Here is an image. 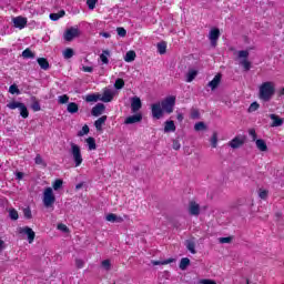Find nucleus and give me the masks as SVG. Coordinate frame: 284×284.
Returning a JSON list of instances; mask_svg holds the SVG:
<instances>
[{
	"label": "nucleus",
	"mask_w": 284,
	"mask_h": 284,
	"mask_svg": "<svg viewBox=\"0 0 284 284\" xmlns=\"http://www.w3.org/2000/svg\"><path fill=\"white\" fill-rule=\"evenodd\" d=\"M276 94V85L272 81L263 82L258 88V99L262 103H270Z\"/></svg>",
	"instance_id": "f257e3e1"
},
{
	"label": "nucleus",
	"mask_w": 284,
	"mask_h": 284,
	"mask_svg": "<svg viewBox=\"0 0 284 284\" xmlns=\"http://www.w3.org/2000/svg\"><path fill=\"white\" fill-rule=\"evenodd\" d=\"M79 34H81L79 28L71 27L64 32V41H72L73 39H77Z\"/></svg>",
	"instance_id": "1a4fd4ad"
},
{
	"label": "nucleus",
	"mask_w": 284,
	"mask_h": 284,
	"mask_svg": "<svg viewBox=\"0 0 284 284\" xmlns=\"http://www.w3.org/2000/svg\"><path fill=\"white\" fill-rule=\"evenodd\" d=\"M114 100V92L110 89H104L102 97L100 98V101L103 103H111V101Z\"/></svg>",
	"instance_id": "f8f14e48"
},
{
	"label": "nucleus",
	"mask_w": 284,
	"mask_h": 284,
	"mask_svg": "<svg viewBox=\"0 0 284 284\" xmlns=\"http://www.w3.org/2000/svg\"><path fill=\"white\" fill-rule=\"evenodd\" d=\"M186 248L191 254H196V244L193 241H187L186 242Z\"/></svg>",
	"instance_id": "2f4dec72"
},
{
	"label": "nucleus",
	"mask_w": 284,
	"mask_h": 284,
	"mask_svg": "<svg viewBox=\"0 0 284 284\" xmlns=\"http://www.w3.org/2000/svg\"><path fill=\"white\" fill-rule=\"evenodd\" d=\"M85 134H90V126L84 124L82 129L78 132V136H85Z\"/></svg>",
	"instance_id": "a19ab883"
},
{
	"label": "nucleus",
	"mask_w": 284,
	"mask_h": 284,
	"mask_svg": "<svg viewBox=\"0 0 284 284\" xmlns=\"http://www.w3.org/2000/svg\"><path fill=\"white\" fill-rule=\"evenodd\" d=\"M220 243H222V244L232 243V236L220 237Z\"/></svg>",
	"instance_id": "052dcab7"
},
{
	"label": "nucleus",
	"mask_w": 284,
	"mask_h": 284,
	"mask_svg": "<svg viewBox=\"0 0 284 284\" xmlns=\"http://www.w3.org/2000/svg\"><path fill=\"white\" fill-rule=\"evenodd\" d=\"M36 165H45V162H43V158H41V154H37L34 159Z\"/></svg>",
	"instance_id": "864d4df0"
},
{
	"label": "nucleus",
	"mask_w": 284,
	"mask_h": 284,
	"mask_svg": "<svg viewBox=\"0 0 284 284\" xmlns=\"http://www.w3.org/2000/svg\"><path fill=\"white\" fill-rule=\"evenodd\" d=\"M170 263H174V258H168L164 261H153V265H170Z\"/></svg>",
	"instance_id": "58836bf2"
},
{
	"label": "nucleus",
	"mask_w": 284,
	"mask_h": 284,
	"mask_svg": "<svg viewBox=\"0 0 284 284\" xmlns=\"http://www.w3.org/2000/svg\"><path fill=\"white\" fill-rule=\"evenodd\" d=\"M164 132H176V125L174 124V121L169 120L165 122Z\"/></svg>",
	"instance_id": "b1692460"
},
{
	"label": "nucleus",
	"mask_w": 284,
	"mask_h": 284,
	"mask_svg": "<svg viewBox=\"0 0 284 284\" xmlns=\"http://www.w3.org/2000/svg\"><path fill=\"white\" fill-rule=\"evenodd\" d=\"M255 145L260 152H267V143L263 139H257Z\"/></svg>",
	"instance_id": "4be33fe9"
},
{
	"label": "nucleus",
	"mask_w": 284,
	"mask_h": 284,
	"mask_svg": "<svg viewBox=\"0 0 284 284\" xmlns=\"http://www.w3.org/2000/svg\"><path fill=\"white\" fill-rule=\"evenodd\" d=\"M199 116H201V113L199 112L197 109H193L191 111V119H199Z\"/></svg>",
	"instance_id": "bf43d9fd"
},
{
	"label": "nucleus",
	"mask_w": 284,
	"mask_h": 284,
	"mask_svg": "<svg viewBox=\"0 0 284 284\" xmlns=\"http://www.w3.org/2000/svg\"><path fill=\"white\" fill-rule=\"evenodd\" d=\"M200 283L201 284H216V282L214 280H201Z\"/></svg>",
	"instance_id": "e2e57ef3"
},
{
	"label": "nucleus",
	"mask_w": 284,
	"mask_h": 284,
	"mask_svg": "<svg viewBox=\"0 0 284 284\" xmlns=\"http://www.w3.org/2000/svg\"><path fill=\"white\" fill-rule=\"evenodd\" d=\"M99 0H87V6L89 8V10H94V8H97V2Z\"/></svg>",
	"instance_id": "603ef678"
},
{
	"label": "nucleus",
	"mask_w": 284,
	"mask_h": 284,
	"mask_svg": "<svg viewBox=\"0 0 284 284\" xmlns=\"http://www.w3.org/2000/svg\"><path fill=\"white\" fill-rule=\"evenodd\" d=\"M248 134H250V136L252 138V141H257L256 140V130H254V129H250V131H248Z\"/></svg>",
	"instance_id": "680f3d73"
},
{
	"label": "nucleus",
	"mask_w": 284,
	"mask_h": 284,
	"mask_svg": "<svg viewBox=\"0 0 284 284\" xmlns=\"http://www.w3.org/2000/svg\"><path fill=\"white\" fill-rule=\"evenodd\" d=\"M136 59V52L135 51H128L124 57V61L126 63H132Z\"/></svg>",
	"instance_id": "393cba45"
},
{
	"label": "nucleus",
	"mask_w": 284,
	"mask_h": 284,
	"mask_svg": "<svg viewBox=\"0 0 284 284\" xmlns=\"http://www.w3.org/2000/svg\"><path fill=\"white\" fill-rule=\"evenodd\" d=\"M106 121H108V115H102L101 118L95 120V122H94L95 130L98 132H101V130H103V125L105 124Z\"/></svg>",
	"instance_id": "a211bd4d"
},
{
	"label": "nucleus",
	"mask_w": 284,
	"mask_h": 284,
	"mask_svg": "<svg viewBox=\"0 0 284 284\" xmlns=\"http://www.w3.org/2000/svg\"><path fill=\"white\" fill-rule=\"evenodd\" d=\"M212 148H216L219 145V134L216 132L213 133L211 138Z\"/></svg>",
	"instance_id": "a18cd8bd"
},
{
	"label": "nucleus",
	"mask_w": 284,
	"mask_h": 284,
	"mask_svg": "<svg viewBox=\"0 0 284 284\" xmlns=\"http://www.w3.org/2000/svg\"><path fill=\"white\" fill-rule=\"evenodd\" d=\"M141 121H143V114L136 113L134 115L128 116L124 120V123H125V125H132L134 123H141Z\"/></svg>",
	"instance_id": "4468645a"
},
{
	"label": "nucleus",
	"mask_w": 284,
	"mask_h": 284,
	"mask_svg": "<svg viewBox=\"0 0 284 284\" xmlns=\"http://www.w3.org/2000/svg\"><path fill=\"white\" fill-rule=\"evenodd\" d=\"M75 266L78 270H83V267H85V262L81 258H75Z\"/></svg>",
	"instance_id": "3c124183"
},
{
	"label": "nucleus",
	"mask_w": 284,
	"mask_h": 284,
	"mask_svg": "<svg viewBox=\"0 0 284 284\" xmlns=\"http://www.w3.org/2000/svg\"><path fill=\"white\" fill-rule=\"evenodd\" d=\"M85 143L90 151L97 150V140L94 138H92V136L88 138L85 140Z\"/></svg>",
	"instance_id": "bb28decb"
},
{
	"label": "nucleus",
	"mask_w": 284,
	"mask_h": 284,
	"mask_svg": "<svg viewBox=\"0 0 284 284\" xmlns=\"http://www.w3.org/2000/svg\"><path fill=\"white\" fill-rule=\"evenodd\" d=\"M24 219H32V211L30 207L23 209Z\"/></svg>",
	"instance_id": "4d7b16f0"
},
{
	"label": "nucleus",
	"mask_w": 284,
	"mask_h": 284,
	"mask_svg": "<svg viewBox=\"0 0 284 284\" xmlns=\"http://www.w3.org/2000/svg\"><path fill=\"white\" fill-rule=\"evenodd\" d=\"M237 57H239V59H247V57H250V51H247V50H241V51H239V53H237Z\"/></svg>",
	"instance_id": "8fccbe9b"
},
{
	"label": "nucleus",
	"mask_w": 284,
	"mask_h": 284,
	"mask_svg": "<svg viewBox=\"0 0 284 284\" xmlns=\"http://www.w3.org/2000/svg\"><path fill=\"white\" fill-rule=\"evenodd\" d=\"M102 267L106 271H110V267H112V264L110 263V260L102 261Z\"/></svg>",
	"instance_id": "13d9d810"
},
{
	"label": "nucleus",
	"mask_w": 284,
	"mask_h": 284,
	"mask_svg": "<svg viewBox=\"0 0 284 284\" xmlns=\"http://www.w3.org/2000/svg\"><path fill=\"white\" fill-rule=\"evenodd\" d=\"M195 132H203L204 130H207V125H205V122H197L194 125Z\"/></svg>",
	"instance_id": "72a5a7b5"
},
{
	"label": "nucleus",
	"mask_w": 284,
	"mask_h": 284,
	"mask_svg": "<svg viewBox=\"0 0 284 284\" xmlns=\"http://www.w3.org/2000/svg\"><path fill=\"white\" fill-rule=\"evenodd\" d=\"M143 108V103L141 102V98L133 97L131 99V110L132 112H139V110Z\"/></svg>",
	"instance_id": "2eb2a0df"
},
{
	"label": "nucleus",
	"mask_w": 284,
	"mask_h": 284,
	"mask_svg": "<svg viewBox=\"0 0 284 284\" xmlns=\"http://www.w3.org/2000/svg\"><path fill=\"white\" fill-rule=\"evenodd\" d=\"M103 112H105V104L103 103L95 104L91 110L92 116H101Z\"/></svg>",
	"instance_id": "dca6fc26"
},
{
	"label": "nucleus",
	"mask_w": 284,
	"mask_h": 284,
	"mask_svg": "<svg viewBox=\"0 0 284 284\" xmlns=\"http://www.w3.org/2000/svg\"><path fill=\"white\" fill-rule=\"evenodd\" d=\"M108 57H110V51L103 50L102 54L100 55V60L102 61V63H104V65H108V63H110V60L108 59Z\"/></svg>",
	"instance_id": "cd10ccee"
},
{
	"label": "nucleus",
	"mask_w": 284,
	"mask_h": 284,
	"mask_svg": "<svg viewBox=\"0 0 284 284\" xmlns=\"http://www.w3.org/2000/svg\"><path fill=\"white\" fill-rule=\"evenodd\" d=\"M270 119L273 120L272 122V128H281V125H283V119L276 114H271Z\"/></svg>",
	"instance_id": "aec40b11"
},
{
	"label": "nucleus",
	"mask_w": 284,
	"mask_h": 284,
	"mask_svg": "<svg viewBox=\"0 0 284 284\" xmlns=\"http://www.w3.org/2000/svg\"><path fill=\"white\" fill-rule=\"evenodd\" d=\"M221 73H217L213 80H211L207 85L209 88H211V90H216V88H219V85H221Z\"/></svg>",
	"instance_id": "f3484780"
},
{
	"label": "nucleus",
	"mask_w": 284,
	"mask_h": 284,
	"mask_svg": "<svg viewBox=\"0 0 284 284\" xmlns=\"http://www.w3.org/2000/svg\"><path fill=\"white\" fill-rule=\"evenodd\" d=\"M65 14V10H60L58 13H50L49 18L51 21H59V19H63Z\"/></svg>",
	"instance_id": "a878e982"
},
{
	"label": "nucleus",
	"mask_w": 284,
	"mask_h": 284,
	"mask_svg": "<svg viewBox=\"0 0 284 284\" xmlns=\"http://www.w3.org/2000/svg\"><path fill=\"white\" fill-rule=\"evenodd\" d=\"M42 203L43 206L47 207V210H50V207H54V203H57V196L54 195V191L52 187L48 186L44 189L42 194Z\"/></svg>",
	"instance_id": "f03ea898"
},
{
	"label": "nucleus",
	"mask_w": 284,
	"mask_h": 284,
	"mask_svg": "<svg viewBox=\"0 0 284 284\" xmlns=\"http://www.w3.org/2000/svg\"><path fill=\"white\" fill-rule=\"evenodd\" d=\"M114 88L115 90H123V88H125V81L121 78L116 79L114 83Z\"/></svg>",
	"instance_id": "f704fd0d"
},
{
	"label": "nucleus",
	"mask_w": 284,
	"mask_h": 284,
	"mask_svg": "<svg viewBox=\"0 0 284 284\" xmlns=\"http://www.w3.org/2000/svg\"><path fill=\"white\" fill-rule=\"evenodd\" d=\"M158 52L160 54H165V52H168V43L166 42H160L158 43Z\"/></svg>",
	"instance_id": "c756f323"
},
{
	"label": "nucleus",
	"mask_w": 284,
	"mask_h": 284,
	"mask_svg": "<svg viewBox=\"0 0 284 284\" xmlns=\"http://www.w3.org/2000/svg\"><path fill=\"white\" fill-rule=\"evenodd\" d=\"M100 94H88L87 95V98H85V101H87V103H94V102H97V101H99V99H100Z\"/></svg>",
	"instance_id": "7c9ffc66"
},
{
	"label": "nucleus",
	"mask_w": 284,
	"mask_h": 284,
	"mask_svg": "<svg viewBox=\"0 0 284 284\" xmlns=\"http://www.w3.org/2000/svg\"><path fill=\"white\" fill-rule=\"evenodd\" d=\"M19 233L20 234H27L28 241H29L30 244L34 243V239L37 236V233H34L32 231V229H30V226L20 227Z\"/></svg>",
	"instance_id": "9d476101"
},
{
	"label": "nucleus",
	"mask_w": 284,
	"mask_h": 284,
	"mask_svg": "<svg viewBox=\"0 0 284 284\" xmlns=\"http://www.w3.org/2000/svg\"><path fill=\"white\" fill-rule=\"evenodd\" d=\"M37 63L41 68V70H50V62L45 58H38Z\"/></svg>",
	"instance_id": "6ab92c4d"
},
{
	"label": "nucleus",
	"mask_w": 284,
	"mask_h": 284,
	"mask_svg": "<svg viewBox=\"0 0 284 284\" xmlns=\"http://www.w3.org/2000/svg\"><path fill=\"white\" fill-rule=\"evenodd\" d=\"M189 214H191V216H199V214H201V205L194 201H191L189 203Z\"/></svg>",
	"instance_id": "ddd939ff"
},
{
	"label": "nucleus",
	"mask_w": 284,
	"mask_h": 284,
	"mask_svg": "<svg viewBox=\"0 0 284 284\" xmlns=\"http://www.w3.org/2000/svg\"><path fill=\"white\" fill-rule=\"evenodd\" d=\"M70 145H71L70 154L73 159V163H74L75 168H81V164L83 163V155L81 154V146H79L74 142H71Z\"/></svg>",
	"instance_id": "7ed1b4c3"
},
{
	"label": "nucleus",
	"mask_w": 284,
	"mask_h": 284,
	"mask_svg": "<svg viewBox=\"0 0 284 284\" xmlns=\"http://www.w3.org/2000/svg\"><path fill=\"white\" fill-rule=\"evenodd\" d=\"M58 230H60V232H64V234H68V232H70V229L68 227V225L63 223L58 224Z\"/></svg>",
	"instance_id": "5fc2aeb1"
},
{
	"label": "nucleus",
	"mask_w": 284,
	"mask_h": 284,
	"mask_svg": "<svg viewBox=\"0 0 284 284\" xmlns=\"http://www.w3.org/2000/svg\"><path fill=\"white\" fill-rule=\"evenodd\" d=\"M22 57L23 59H34V52H32V50L27 48L22 51Z\"/></svg>",
	"instance_id": "473e14b6"
},
{
	"label": "nucleus",
	"mask_w": 284,
	"mask_h": 284,
	"mask_svg": "<svg viewBox=\"0 0 284 284\" xmlns=\"http://www.w3.org/2000/svg\"><path fill=\"white\" fill-rule=\"evenodd\" d=\"M196 74H199V72L196 70L189 71L187 74H186V82L192 83V81L194 79H196Z\"/></svg>",
	"instance_id": "c85d7f7f"
},
{
	"label": "nucleus",
	"mask_w": 284,
	"mask_h": 284,
	"mask_svg": "<svg viewBox=\"0 0 284 284\" xmlns=\"http://www.w3.org/2000/svg\"><path fill=\"white\" fill-rule=\"evenodd\" d=\"M151 112H152L153 119L159 120L163 118V113L165 111L163 110V106H161V102H156L151 105Z\"/></svg>",
	"instance_id": "423d86ee"
},
{
	"label": "nucleus",
	"mask_w": 284,
	"mask_h": 284,
	"mask_svg": "<svg viewBox=\"0 0 284 284\" xmlns=\"http://www.w3.org/2000/svg\"><path fill=\"white\" fill-rule=\"evenodd\" d=\"M176 119L180 123H183V113H178Z\"/></svg>",
	"instance_id": "774afa93"
},
{
	"label": "nucleus",
	"mask_w": 284,
	"mask_h": 284,
	"mask_svg": "<svg viewBox=\"0 0 284 284\" xmlns=\"http://www.w3.org/2000/svg\"><path fill=\"white\" fill-rule=\"evenodd\" d=\"M94 69L92 67H83V72H93Z\"/></svg>",
	"instance_id": "338daca9"
},
{
	"label": "nucleus",
	"mask_w": 284,
	"mask_h": 284,
	"mask_svg": "<svg viewBox=\"0 0 284 284\" xmlns=\"http://www.w3.org/2000/svg\"><path fill=\"white\" fill-rule=\"evenodd\" d=\"M74 57V50L71 49V48H67L64 51H63V58L64 59H72Z\"/></svg>",
	"instance_id": "e433bc0d"
},
{
	"label": "nucleus",
	"mask_w": 284,
	"mask_h": 284,
	"mask_svg": "<svg viewBox=\"0 0 284 284\" xmlns=\"http://www.w3.org/2000/svg\"><path fill=\"white\" fill-rule=\"evenodd\" d=\"M219 37H221V30H219V28H214L210 31L209 39L213 48H216L219 43Z\"/></svg>",
	"instance_id": "6e6552de"
},
{
	"label": "nucleus",
	"mask_w": 284,
	"mask_h": 284,
	"mask_svg": "<svg viewBox=\"0 0 284 284\" xmlns=\"http://www.w3.org/2000/svg\"><path fill=\"white\" fill-rule=\"evenodd\" d=\"M31 110H33V112H41V104L37 98H34V101L31 104Z\"/></svg>",
	"instance_id": "ea45409f"
},
{
	"label": "nucleus",
	"mask_w": 284,
	"mask_h": 284,
	"mask_svg": "<svg viewBox=\"0 0 284 284\" xmlns=\"http://www.w3.org/2000/svg\"><path fill=\"white\" fill-rule=\"evenodd\" d=\"M245 145V138L244 136H235L229 142V146L233 150H239V148H243Z\"/></svg>",
	"instance_id": "0eeeda50"
},
{
	"label": "nucleus",
	"mask_w": 284,
	"mask_h": 284,
	"mask_svg": "<svg viewBox=\"0 0 284 284\" xmlns=\"http://www.w3.org/2000/svg\"><path fill=\"white\" fill-rule=\"evenodd\" d=\"M53 190H61V187H63V180L58 179L54 181V183L52 184Z\"/></svg>",
	"instance_id": "de8ad7c7"
},
{
	"label": "nucleus",
	"mask_w": 284,
	"mask_h": 284,
	"mask_svg": "<svg viewBox=\"0 0 284 284\" xmlns=\"http://www.w3.org/2000/svg\"><path fill=\"white\" fill-rule=\"evenodd\" d=\"M67 112H69V114H77V112H79V104L77 102H70L67 105Z\"/></svg>",
	"instance_id": "5701e85b"
},
{
	"label": "nucleus",
	"mask_w": 284,
	"mask_h": 284,
	"mask_svg": "<svg viewBox=\"0 0 284 284\" xmlns=\"http://www.w3.org/2000/svg\"><path fill=\"white\" fill-rule=\"evenodd\" d=\"M16 179H17L18 181H21V180L23 179V172H17V173H16Z\"/></svg>",
	"instance_id": "69168bd1"
},
{
	"label": "nucleus",
	"mask_w": 284,
	"mask_h": 284,
	"mask_svg": "<svg viewBox=\"0 0 284 284\" xmlns=\"http://www.w3.org/2000/svg\"><path fill=\"white\" fill-rule=\"evenodd\" d=\"M173 150H181V143L176 140L173 141Z\"/></svg>",
	"instance_id": "0e129e2a"
},
{
	"label": "nucleus",
	"mask_w": 284,
	"mask_h": 284,
	"mask_svg": "<svg viewBox=\"0 0 284 284\" xmlns=\"http://www.w3.org/2000/svg\"><path fill=\"white\" fill-rule=\"evenodd\" d=\"M68 101H70V97L68 94H63L58 98V103H60V105H65Z\"/></svg>",
	"instance_id": "37998d69"
},
{
	"label": "nucleus",
	"mask_w": 284,
	"mask_h": 284,
	"mask_svg": "<svg viewBox=\"0 0 284 284\" xmlns=\"http://www.w3.org/2000/svg\"><path fill=\"white\" fill-rule=\"evenodd\" d=\"M258 108H261V104H258V102H252L247 109V112L248 113L256 112Z\"/></svg>",
	"instance_id": "c03bdc74"
},
{
	"label": "nucleus",
	"mask_w": 284,
	"mask_h": 284,
	"mask_svg": "<svg viewBox=\"0 0 284 284\" xmlns=\"http://www.w3.org/2000/svg\"><path fill=\"white\" fill-rule=\"evenodd\" d=\"M160 105L162 106V110L166 112V114H172V112H174V106L176 105V97H166L160 102Z\"/></svg>",
	"instance_id": "20e7f679"
},
{
	"label": "nucleus",
	"mask_w": 284,
	"mask_h": 284,
	"mask_svg": "<svg viewBox=\"0 0 284 284\" xmlns=\"http://www.w3.org/2000/svg\"><path fill=\"white\" fill-rule=\"evenodd\" d=\"M116 32H118L119 37H122V38L126 37V34H128V31L123 27H118Z\"/></svg>",
	"instance_id": "6e6d98bb"
},
{
	"label": "nucleus",
	"mask_w": 284,
	"mask_h": 284,
	"mask_svg": "<svg viewBox=\"0 0 284 284\" xmlns=\"http://www.w3.org/2000/svg\"><path fill=\"white\" fill-rule=\"evenodd\" d=\"M14 28H19V30H23L26 26H28V18L24 17H16L12 19Z\"/></svg>",
	"instance_id": "9b49d317"
},
{
	"label": "nucleus",
	"mask_w": 284,
	"mask_h": 284,
	"mask_svg": "<svg viewBox=\"0 0 284 284\" xmlns=\"http://www.w3.org/2000/svg\"><path fill=\"white\" fill-rule=\"evenodd\" d=\"M241 65L243 67L245 72H250V70L252 69V62H250L247 59L242 60Z\"/></svg>",
	"instance_id": "4c0bfd02"
},
{
	"label": "nucleus",
	"mask_w": 284,
	"mask_h": 284,
	"mask_svg": "<svg viewBox=\"0 0 284 284\" xmlns=\"http://www.w3.org/2000/svg\"><path fill=\"white\" fill-rule=\"evenodd\" d=\"M189 265H190V258L183 257V258L180 261V270L185 271V270H187V266H189Z\"/></svg>",
	"instance_id": "c9c22d12"
},
{
	"label": "nucleus",
	"mask_w": 284,
	"mask_h": 284,
	"mask_svg": "<svg viewBox=\"0 0 284 284\" xmlns=\"http://www.w3.org/2000/svg\"><path fill=\"white\" fill-rule=\"evenodd\" d=\"M109 223H123V217L116 216L114 213H109L105 217Z\"/></svg>",
	"instance_id": "412c9836"
},
{
	"label": "nucleus",
	"mask_w": 284,
	"mask_h": 284,
	"mask_svg": "<svg viewBox=\"0 0 284 284\" xmlns=\"http://www.w3.org/2000/svg\"><path fill=\"white\" fill-rule=\"evenodd\" d=\"M9 216L11 221H18L19 220V212L16 209H11L9 211Z\"/></svg>",
	"instance_id": "79ce46f5"
},
{
	"label": "nucleus",
	"mask_w": 284,
	"mask_h": 284,
	"mask_svg": "<svg viewBox=\"0 0 284 284\" xmlns=\"http://www.w3.org/2000/svg\"><path fill=\"white\" fill-rule=\"evenodd\" d=\"M10 94H21V91L19 90V87L17 84H11L9 87Z\"/></svg>",
	"instance_id": "49530a36"
},
{
	"label": "nucleus",
	"mask_w": 284,
	"mask_h": 284,
	"mask_svg": "<svg viewBox=\"0 0 284 284\" xmlns=\"http://www.w3.org/2000/svg\"><path fill=\"white\" fill-rule=\"evenodd\" d=\"M270 194V191L268 190H263V189H260L258 190V196L260 199H262L263 201H265L267 199V195Z\"/></svg>",
	"instance_id": "09e8293b"
},
{
	"label": "nucleus",
	"mask_w": 284,
	"mask_h": 284,
	"mask_svg": "<svg viewBox=\"0 0 284 284\" xmlns=\"http://www.w3.org/2000/svg\"><path fill=\"white\" fill-rule=\"evenodd\" d=\"M7 108H9V110H17L18 108L22 119H28L30 116V111H28V106H26L23 102L12 101L7 104Z\"/></svg>",
	"instance_id": "39448f33"
}]
</instances>
